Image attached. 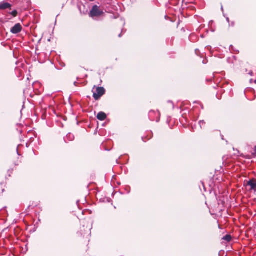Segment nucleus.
<instances>
[{"mask_svg":"<svg viewBox=\"0 0 256 256\" xmlns=\"http://www.w3.org/2000/svg\"><path fill=\"white\" fill-rule=\"evenodd\" d=\"M105 92L104 88L94 86L92 90L94 98L95 100H99L105 94Z\"/></svg>","mask_w":256,"mask_h":256,"instance_id":"obj_1","label":"nucleus"},{"mask_svg":"<svg viewBox=\"0 0 256 256\" xmlns=\"http://www.w3.org/2000/svg\"><path fill=\"white\" fill-rule=\"evenodd\" d=\"M104 14L102 10H101L100 8L95 5L92 6L90 12V16L94 18L95 17H98L102 16Z\"/></svg>","mask_w":256,"mask_h":256,"instance_id":"obj_2","label":"nucleus"},{"mask_svg":"<svg viewBox=\"0 0 256 256\" xmlns=\"http://www.w3.org/2000/svg\"><path fill=\"white\" fill-rule=\"evenodd\" d=\"M22 30V26L20 24H16L14 26L11 28L10 32L14 34H17Z\"/></svg>","mask_w":256,"mask_h":256,"instance_id":"obj_3","label":"nucleus"},{"mask_svg":"<svg viewBox=\"0 0 256 256\" xmlns=\"http://www.w3.org/2000/svg\"><path fill=\"white\" fill-rule=\"evenodd\" d=\"M247 186H250V190L256 192V180L253 178L247 182Z\"/></svg>","mask_w":256,"mask_h":256,"instance_id":"obj_4","label":"nucleus"},{"mask_svg":"<svg viewBox=\"0 0 256 256\" xmlns=\"http://www.w3.org/2000/svg\"><path fill=\"white\" fill-rule=\"evenodd\" d=\"M12 5L8 2H2L0 4V10H4L7 8H10Z\"/></svg>","mask_w":256,"mask_h":256,"instance_id":"obj_5","label":"nucleus"},{"mask_svg":"<svg viewBox=\"0 0 256 256\" xmlns=\"http://www.w3.org/2000/svg\"><path fill=\"white\" fill-rule=\"evenodd\" d=\"M106 118V115L104 112H100L97 115V118L100 120H104Z\"/></svg>","mask_w":256,"mask_h":256,"instance_id":"obj_6","label":"nucleus"},{"mask_svg":"<svg viewBox=\"0 0 256 256\" xmlns=\"http://www.w3.org/2000/svg\"><path fill=\"white\" fill-rule=\"evenodd\" d=\"M222 239L229 242L232 240V236L230 235L227 234L226 236H224Z\"/></svg>","mask_w":256,"mask_h":256,"instance_id":"obj_7","label":"nucleus"},{"mask_svg":"<svg viewBox=\"0 0 256 256\" xmlns=\"http://www.w3.org/2000/svg\"><path fill=\"white\" fill-rule=\"evenodd\" d=\"M66 138L69 139L70 140H74V136L71 134H68L67 136H66Z\"/></svg>","mask_w":256,"mask_h":256,"instance_id":"obj_8","label":"nucleus"},{"mask_svg":"<svg viewBox=\"0 0 256 256\" xmlns=\"http://www.w3.org/2000/svg\"><path fill=\"white\" fill-rule=\"evenodd\" d=\"M10 14L16 17L17 16L18 12L16 10H13L10 12Z\"/></svg>","mask_w":256,"mask_h":256,"instance_id":"obj_9","label":"nucleus"},{"mask_svg":"<svg viewBox=\"0 0 256 256\" xmlns=\"http://www.w3.org/2000/svg\"><path fill=\"white\" fill-rule=\"evenodd\" d=\"M199 124H200V126L201 128H202V126H204V125L205 124V122L204 120H200V121Z\"/></svg>","mask_w":256,"mask_h":256,"instance_id":"obj_10","label":"nucleus"},{"mask_svg":"<svg viewBox=\"0 0 256 256\" xmlns=\"http://www.w3.org/2000/svg\"><path fill=\"white\" fill-rule=\"evenodd\" d=\"M154 111H150V114H152V113H154Z\"/></svg>","mask_w":256,"mask_h":256,"instance_id":"obj_11","label":"nucleus"},{"mask_svg":"<svg viewBox=\"0 0 256 256\" xmlns=\"http://www.w3.org/2000/svg\"><path fill=\"white\" fill-rule=\"evenodd\" d=\"M74 84L76 86H77V82H74Z\"/></svg>","mask_w":256,"mask_h":256,"instance_id":"obj_12","label":"nucleus"},{"mask_svg":"<svg viewBox=\"0 0 256 256\" xmlns=\"http://www.w3.org/2000/svg\"><path fill=\"white\" fill-rule=\"evenodd\" d=\"M120 36H121V34H120L119 35V37H120Z\"/></svg>","mask_w":256,"mask_h":256,"instance_id":"obj_13","label":"nucleus"},{"mask_svg":"<svg viewBox=\"0 0 256 256\" xmlns=\"http://www.w3.org/2000/svg\"><path fill=\"white\" fill-rule=\"evenodd\" d=\"M255 150V152H256L255 153L256 154V150Z\"/></svg>","mask_w":256,"mask_h":256,"instance_id":"obj_14","label":"nucleus"}]
</instances>
